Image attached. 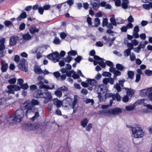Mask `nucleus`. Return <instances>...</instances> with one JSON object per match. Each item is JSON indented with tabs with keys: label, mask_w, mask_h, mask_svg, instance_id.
Instances as JSON below:
<instances>
[{
	"label": "nucleus",
	"mask_w": 152,
	"mask_h": 152,
	"mask_svg": "<svg viewBox=\"0 0 152 152\" xmlns=\"http://www.w3.org/2000/svg\"><path fill=\"white\" fill-rule=\"evenodd\" d=\"M34 94L36 98H44L43 102L45 104L52 99V94L48 90L45 89V91L43 92L41 90H38L37 91H36Z\"/></svg>",
	"instance_id": "1"
},
{
	"label": "nucleus",
	"mask_w": 152,
	"mask_h": 152,
	"mask_svg": "<svg viewBox=\"0 0 152 152\" xmlns=\"http://www.w3.org/2000/svg\"><path fill=\"white\" fill-rule=\"evenodd\" d=\"M122 112V109L118 107L115 108L112 110H103L98 111L99 114L107 116H110L111 115H117Z\"/></svg>",
	"instance_id": "2"
},
{
	"label": "nucleus",
	"mask_w": 152,
	"mask_h": 152,
	"mask_svg": "<svg viewBox=\"0 0 152 152\" xmlns=\"http://www.w3.org/2000/svg\"><path fill=\"white\" fill-rule=\"evenodd\" d=\"M133 136L136 138L142 137L144 135V132L141 127L138 125H135L131 127Z\"/></svg>",
	"instance_id": "3"
},
{
	"label": "nucleus",
	"mask_w": 152,
	"mask_h": 152,
	"mask_svg": "<svg viewBox=\"0 0 152 152\" xmlns=\"http://www.w3.org/2000/svg\"><path fill=\"white\" fill-rule=\"evenodd\" d=\"M107 87L103 85H96L94 88V91L98 94V97L100 101H104L101 94L104 93L107 91Z\"/></svg>",
	"instance_id": "4"
},
{
	"label": "nucleus",
	"mask_w": 152,
	"mask_h": 152,
	"mask_svg": "<svg viewBox=\"0 0 152 152\" xmlns=\"http://www.w3.org/2000/svg\"><path fill=\"white\" fill-rule=\"evenodd\" d=\"M40 126V125L38 123L34 124L29 123L25 125V129L27 131L33 130L39 128Z\"/></svg>",
	"instance_id": "5"
},
{
	"label": "nucleus",
	"mask_w": 152,
	"mask_h": 152,
	"mask_svg": "<svg viewBox=\"0 0 152 152\" xmlns=\"http://www.w3.org/2000/svg\"><path fill=\"white\" fill-rule=\"evenodd\" d=\"M24 113L23 110L21 109H19L15 112V116L18 122H21L23 117Z\"/></svg>",
	"instance_id": "6"
},
{
	"label": "nucleus",
	"mask_w": 152,
	"mask_h": 152,
	"mask_svg": "<svg viewBox=\"0 0 152 152\" xmlns=\"http://www.w3.org/2000/svg\"><path fill=\"white\" fill-rule=\"evenodd\" d=\"M141 94L143 96H146L149 100L152 101V88H150L147 90H142Z\"/></svg>",
	"instance_id": "7"
},
{
	"label": "nucleus",
	"mask_w": 152,
	"mask_h": 152,
	"mask_svg": "<svg viewBox=\"0 0 152 152\" xmlns=\"http://www.w3.org/2000/svg\"><path fill=\"white\" fill-rule=\"evenodd\" d=\"M39 84L40 85L39 87L40 89L44 88L46 90H51L55 88V86L54 85L52 84V87H50V86L49 85L45 84L43 81L41 80H39Z\"/></svg>",
	"instance_id": "8"
},
{
	"label": "nucleus",
	"mask_w": 152,
	"mask_h": 152,
	"mask_svg": "<svg viewBox=\"0 0 152 152\" xmlns=\"http://www.w3.org/2000/svg\"><path fill=\"white\" fill-rule=\"evenodd\" d=\"M26 60L23 58L22 59L18 65V67L22 71L27 72L28 71L27 68L26 67L25 65Z\"/></svg>",
	"instance_id": "9"
},
{
	"label": "nucleus",
	"mask_w": 152,
	"mask_h": 152,
	"mask_svg": "<svg viewBox=\"0 0 152 152\" xmlns=\"http://www.w3.org/2000/svg\"><path fill=\"white\" fill-rule=\"evenodd\" d=\"M19 40V37L16 36H13L10 37L9 44L10 46H13L16 44L17 41Z\"/></svg>",
	"instance_id": "10"
},
{
	"label": "nucleus",
	"mask_w": 152,
	"mask_h": 152,
	"mask_svg": "<svg viewBox=\"0 0 152 152\" xmlns=\"http://www.w3.org/2000/svg\"><path fill=\"white\" fill-rule=\"evenodd\" d=\"M7 122L9 124H15L17 122L16 118L15 116H10L7 118Z\"/></svg>",
	"instance_id": "11"
},
{
	"label": "nucleus",
	"mask_w": 152,
	"mask_h": 152,
	"mask_svg": "<svg viewBox=\"0 0 152 152\" xmlns=\"http://www.w3.org/2000/svg\"><path fill=\"white\" fill-rule=\"evenodd\" d=\"M94 59L96 61H99V64L102 68H105L106 66L105 64L104 61V60L103 58H100L97 56H94Z\"/></svg>",
	"instance_id": "12"
},
{
	"label": "nucleus",
	"mask_w": 152,
	"mask_h": 152,
	"mask_svg": "<svg viewBox=\"0 0 152 152\" xmlns=\"http://www.w3.org/2000/svg\"><path fill=\"white\" fill-rule=\"evenodd\" d=\"M31 101L28 100L25 101L24 102L21 104V106L22 110H25L31 107Z\"/></svg>",
	"instance_id": "13"
},
{
	"label": "nucleus",
	"mask_w": 152,
	"mask_h": 152,
	"mask_svg": "<svg viewBox=\"0 0 152 152\" xmlns=\"http://www.w3.org/2000/svg\"><path fill=\"white\" fill-rule=\"evenodd\" d=\"M72 102V99L69 97H66L63 100V103L64 106L66 107L71 106Z\"/></svg>",
	"instance_id": "14"
},
{
	"label": "nucleus",
	"mask_w": 152,
	"mask_h": 152,
	"mask_svg": "<svg viewBox=\"0 0 152 152\" xmlns=\"http://www.w3.org/2000/svg\"><path fill=\"white\" fill-rule=\"evenodd\" d=\"M1 70L2 72H5L7 70L8 68V64L7 63H6L4 60H2L1 61Z\"/></svg>",
	"instance_id": "15"
},
{
	"label": "nucleus",
	"mask_w": 152,
	"mask_h": 152,
	"mask_svg": "<svg viewBox=\"0 0 152 152\" xmlns=\"http://www.w3.org/2000/svg\"><path fill=\"white\" fill-rule=\"evenodd\" d=\"M59 56L58 53L56 51L55 52L49 54L47 56V58L50 60L53 59L54 58H59Z\"/></svg>",
	"instance_id": "16"
},
{
	"label": "nucleus",
	"mask_w": 152,
	"mask_h": 152,
	"mask_svg": "<svg viewBox=\"0 0 152 152\" xmlns=\"http://www.w3.org/2000/svg\"><path fill=\"white\" fill-rule=\"evenodd\" d=\"M86 82L92 86H96L97 84V82L94 79H88L86 80Z\"/></svg>",
	"instance_id": "17"
},
{
	"label": "nucleus",
	"mask_w": 152,
	"mask_h": 152,
	"mask_svg": "<svg viewBox=\"0 0 152 152\" xmlns=\"http://www.w3.org/2000/svg\"><path fill=\"white\" fill-rule=\"evenodd\" d=\"M124 88L125 90L127 91L126 95L131 98L133 95L134 94V92L133 91V90L131 88Z\"/></svg>",
	"instance_id": "18"
},
{
	"label": "nucleus",
	"mask_w": 152,
	"mask_h": 152,
	"mask_svg": "<svg viewBox=\"0 0 152 152\" xmlns=\"http://www.w3.org/2000/svg\"><path fill=\"white\" fill-rule=\"evenodd\" d=\"M30 32L31 34H33L35 33H37L39 32V29L37 28L36 26L34 25L31 26L29 28Z\"/></svg>",
	"instance_id": "19"
},
{
	"label": "nucleus",
	"mask_w": 152,
	"mask_h": 152,
	"mask_svg": "<svg viewBox=\"0 0 152 152\" xmlns=\"http://www.w3.org/2000/svg\"><path fill=\"white\" fill-rule=\"evenodd\" d=\"M53 103L54 105H56L57 107H60L62 104V102L57 98H55L53 100Z\"/></svg>",
	"instance_id": "20"
},
{
	"label": "nucleus",
	"mask_w": 152,
	"mask_h": 152,
	"mask_svg": "<svg viewBox=\"0 0 152 152\" xmlns=\"http://www.w3.org/2000/svg\"><path fill=\"white\" fill-rule=\"evenodd\" d=\"M26 109V115L27 117L29 114L34 113L35 110L34 108L32 106Z\"/></svg>",
	"instance_id": "21"
},
{
	"label": "nucleus",
	"mask_w": 152,
	"mask_h": 152,
	"mask_svg": "<svg viewBox=\"0 0 152 152\" xmlns=\"http://www.w3.org/2000/svg\"><path fill=\"white\" fill-rule=\"evenodd\" d=\"M27 14L25 12H22L19 16L16 19L17 20H21L25 18H26Z\"/></svg>",
	"instance_id": "22"
},
{
	"label": "nucleus",
	"mask_w": 152,
	"mask_h": 152,
	"mask_svg": "<svg viewBox=\"0 0 152 152\" xmlns=\"http://www.w3.org/2000/svg\"><path fill=\"white\" fill-rule=\"evenodd\" d=\"M142 7L145 10H149L151 8L152 9V2H150L148 4H143Z\"/></svg>",
	"instance_id": "23"
},
{
	"label": "nucleus",
	"mask_w": 152,
	"mask_h": 152,
	"mask_svg": "<svg viewBox=\"0 0 152 152\" xmlns=\"http://www.w3.org/2000/svg\"><path fill=\"white\" fill-rule=\"evenodd\" d=\"M111 17L110 19V20L111 23L113 26H116L117 23L115 21V15L113 14L111 15H110Z\"/></svg>",
	"instance_id": "24"
},
{
	"label": "nucleus",
	"mask_w": 152,
	"mask_h": 152,
	"mask_svg": "<svg viewBox=\"0 0 152 152\" xmlns=\"http://www.w3.org/2000/svg\"><path fill=\"white\" fill-rule=\"evenodd\" d=\"M129 2L128 0H123L122 3V6L124 9H126L128 8V5Z\"/></svg>",
	"instance_id": "25"
},
{
	"label": "nucleus",
	"mask_w": 152,
	"mask_h": 152,
	"mask_svg": "<svg viewBox=\"0 0 152 152\" xmlns=\"http://www.w3.org/2000/svg\"><path fill=\"white\" fill-rule=\"evenodd\" d=\"M91 4L92 5L93 8L95 10H97L99 7V4H98L96 2L91 1Z\"/></svg>",
	"instance_id": "26"
},
{
	"label": "nucleus",
	"mask_w": 152,
	"mask_h": 152,
	"mask_svg": "<svg viewBox=\"0 0 152 152\" xmlns=\"http://www.w3.org/2000/svg\"><path fill=\"white\" fill-rule=\"evenodd\" d=\"M88 122V119L87 118H85L81 121V125L83 127H85L87 126Z\"/></svg>",
	"instance_id": "27"
},
{
	"label": "nucleus",
	"mask_w": 152,
	"mask_h": 152,
	"mask_svg": "<svg viewBox=\"0 0 152 152\" xmlns=\"http://www.w3.org/2000/svg\"><path fill=\"white\" fill-rule=\"evenodd\" d=\"M34 71L35 73L37 74H40L43 72L42 70L39 67H35L34 68Z\"/></svg>",
	"instance_id": "28"
},
{
	"label": "nucleus",
	"mask_w": 152,
	"mask_h": 152,
	"mask_svg": "<svg viewBox=\"0 0 152 152\" xmlns=\"http://www.w3.org/2000/svg\"><path fill=\"white\" fill-rule=\"evenodd\" d=\"M134 73V72L132 71H129L127 72V75L128 78L130 79H132L133 78Z\"/></svg>",
	"instance_id": "29"
},
{
	"label": "nucleus",
	"mask_w": 152,
	"mask_h": 152,
	"mask_svg": "<svg viewBox=\"0 0 152 152\" xmlns=\"http://www.w3.org/2000/svg\"><path fill=\"white\" fill-rule=\"evenodd\" d=\"M7 102V99L6 98H0V106L6 104Z\"/></svg>",
	"instance_id": "30"
},
{
	"label": "nucleus",
	"mask_w": 152,
	"mask_h": 152,
	"mask_svg": "<svg viewBox=\"0 0 152 152\" xmlns=\"http://www.w3.org/2000/svg\"><path fill=\"white\" fill-rule=\"evenodd\" d=\"M31 102V104L32 106L38 105L39 104V102L38 101L34 99H32Z\"/></svg>",
	"instance_id": "31"
},
{
	"label": "nucleus",
	"mask_w": 152,
	"mask_h": 152,
	"mask_svg": "<svg viewBox=\"0 0 152 152\" xmlns=\"http://www.w3.org/2000/svg\"><path fill=\"white\" fill-rule=\"evenodd\" d=\"M77 96H75L74 100L72 102V107L73 109H74V108H75V106L77 103Z\"/></svg>",
	"instance_id": "32"
},
{
	"label": "nucleus",
	"mask_w": 152,
	"mask_h": 152,
	"mask_svg": "<svg viewBox=\"0 0 152 152\" xmlns=\"http://www.w3.org/2000/svg\"><path fill=\"white\" fill-rule=\"evenodd\" d=\"M84 102L87 104L89 103H91V105H93V104L94 103V101L93 99H86L84 100Z\"/></svg>",
	"instance_id": "33"
},
{
	"label": "nucleus",
	"mask_w": 152,
	"mask_h": 152,
	"mask_svg": "<svg viewBox=\"0 0 152 152\" xmlns=\"http://www.w3.org/2000/svg\"><path fill=\"white\" fill-rule=\"evenodd\" d=\"M115 94H113L112 93H107L105 94V99L109 97H112V99H115Z\"/></svg>",
	"instance_id": "34"
},
{
	"label": "nucleus",
	"mask_w": 152,
	"mask_h": 152,
	"mask_svg": "<svg viewBox=\"0 0 152 152\" xmlns=\"http://www.w3.org/2000/svg\"><path fill=\"white\" fill-rule=\"evenodd\" d=\"M23 38L24 40H27L31 39V36L28 33L23 35Z\"/></svg>",
	"instance_id": "35"
},
{
	"label": "nucleus",
	"mask_w": 152,
	"mask_h": 152,
	"mask_svg": "<svg viewBox=\"0 0 152 152\" xmlns=\"http://www.w3.org/2000/svg\"><path fill=\"white\" fill-rule=\"evenodd\" d=\"M100 20L98 18H96L95 19V24L94 26L95 27H98L100 24Z\"/></svg>",
	"instance_id": "36"
},
{
	"label": "nucleus",
	"mask_w": 152,
	"mask_h": 152,
	"mask_svg": "<svg viewBox=\"0 0 152 152\" xmlns=\"http://www.w3.org/2000/svg\"><path fill=\"white\" fill-rule=\"evenodd\" d=\"M131 50L127 49L124 51V54L125 56L127 57L130 55Z\"/></svg>",
	"instance_id": "37"
},
{
	"label": "nucleus",
	"mask_w": 152,
	"mask_h": 152,
	"mask_svg": "<svg viewBox=\"0 0 152 152\" xmlns=\"http://www.w3.org/2000/svg\"><path fill=\"white\" fill-rule=\"evenodd\" d=\"M72 59V57L70 56L69 55L68 56L65 58H64L63 60H64V61L67 62L68 63H69L70 61H71Z\"/></svg>",
	"instance_id": "38"
},
{
	"label": "nucleus",
	"mask_w": 152,
	"mask_h": 152,
	"mask_svg": "<svg viewBox=\"0 0 152 152\" xmlns=\"http://www.w3.org/2000/svg\"><path fill=\"white\" fill-rule=\"evenodd\" d=\"M114 87L117 90V91L118 92L120 91L121 90V88L120 87V86L118 83L114 85Z\"/></svg>",
	"instance_id": "39"
},
{
	"label": "nucleus",
	"mask_w": 152,
	"mask_h": 152,
	"mask_svg": "<svg viewBox=\"0 0 152 152\" xmlns=\"http://www.w3.org/2000/svg\"><path fill=\"white\" fill-rule=\"evenodd\" d=\"M116 67L118 70L120 71H122L124 68V67L121 64H117Z\"/></svg>",
	"instance_id": "40"
},
{
	"label": "nucleus",
	"mask_w": 152,
	"mask_h": 152,
	"mask_svg": "<svg viewBox=\"0 0 152 152\" xmlns=\"http://www.w3.org/2000/svg\"><path fill=\"white\" fill-rule=\"evenodd\" d=\"M55 94L58 97H61L62 95V92L60 90H57L55 92Z\"/></svg>",
	"instance_id": "41"
},
{
	"label": "nucleus",
	"mask_w": 152,
	"mask_h": 152,
	"mask_svg": "<svg viewBox=\"0 0 152 152\" xmlns=\"http://www.w3.org/2000/svg\"><path fill=\"white\" fill-rule=\"evenodd\" d=\"M4 24L7 27H9L10 26L13 25L12 22L9 20H6L4 22Z\"/></svg>",
	"instance_id": "42"
},
{
	"label": "nucleus",
	"mask_w": 152,
	"mask_h": 152,
	"mask_svg": "<svg viewBox=\"0 0 152 152\" xmlns=\"http://www.w3.org/2000/svg\"><path fill=\"white\" fill-rule=\"evenodd\" d=\"M53 43L54 44L58 45L59 44L61 43V41L59 39L56 37H55V39L53 41Z\"/></svg>",
	"instance_id": "43"
},
{
	"label": "nucleus",
	"mask_w": 152,
	"mask_h": 152,
	"mask_svg": "<svg viewBox=\"0 0 152 152\" xmlns=\"http://www.w3.org/2000/svg\"><path fill=\"white\" fill-rule=\"evenodd\" d=\"M68 54L69 55L75 56L77 54V53L75 50H72L69 51L68 52Z\"/></svg>",
	"instance_id": "44"
},
{
	"label": "nucleus",
	"mask_w": 152,
	"mask_h": 152,
	"mask_svg": "<svg viewBox=\"0 0 152 152\" xmlns=\"http://www.w3.org/2000/svg\"><path fill=\"white\" fill-rule=\"evenodd\" d=\"M39 116V112L37 111L35 113L34 115L31 118V120L33 121H34L36 118H38Z\"/></svg>",
	"instance_id": "45"
},
{
	"label": "nucleus",
	"mask_w": 152,
	"mask_h": 152,
	"mask_svg": "<svg viewBox=\"0 0 152 152\" xmlns=\"http://www.w3.org/2000/svg\"><path fill=\"white\" fill-rule=\"evenodd\" d=\"M16 79L15 78H12L8 80V82L10 84H14L16 82Z\"/></svg>",
	"instance_id": "46"
},
{
	"label": "nucleus",
	"mask_w": 152,
	"mask_h": 152,
	"mask_svg": "<svg viewBox=\"0 0 152 152\" xmlns=\"http://www.w3.org/2000/svg\"><path fill=\"white\" fill-rule=\"evenodd\" d=\"M131 98L128 96L127 95H125L123 98V101L125 102H126L129 101V99H131Z\"/></svg>",
	"instance_id": "47"
},
{
	"label": "nucleus",
	"mask_w": 152,
	"mask_h": 152,
	"mask_svg": "<svg viewBox=\"0 0 152 152\" xmlns=\"http://www.w3.org/2000/svg\"><path fill=\"white\" fill-rule=\"evenodd\" d=\"M75 72L74 71V70H72L70 71L69 72H67L66 73V75L68 77H71L72 74H75Z\"/></svg>",
	"instance_id": "48"
},
{
	"label": "nucleus",
	"mask_w": 152,
	"mask_h": 152,
	"mask_svg": "<svg viewBox=\"0 0 152 152\" xmlns=\"http://www.w3.org/2000/svg\"><path fill=\"white\" fill-rule=\"evenodd\" d=\"M58 89L61 91H67L68 90V88L66 86H63L59 88Z\"/></svg>",
	"instance_id": "49"
},
{
	"label": "nucleus",
	"mask_w": 152,
	"mask_h": 152,
	"mask_svg": "<svg viewBox=\"0 0 152 152\" xmlns=\"http://www.w3.org/2000/svg\"><path fill=\"white\" fill-rule=\"evenodd\" d=\"M145 73L146 75L148 76L152 75V71L149 69H146L145 71Z\"/></svg>",
	"instance_id": "50"
},
{
	"label": "nucleus",
	"mask_w": 152,
	"mask_h": 152,
	"mask_svg": "<svg viewBox=\"0 0 152 152\" xmlns=\"http://www.w3.org/2000/svg\"><path fill=\"white\" fill-rule=\"evenodd\" d=\"M108 24V19L105 18L104 19L102 22V26L104 27L107 26Z\"/></svg>",
	"instance_id": "51"
},
{
	"label": "nucleus",
	"mask_w": 152,
	"mask_h": 152,
	"mask_svg": "<svg viewBox=\"0 0 152 152\" xmlns=\"http://www.w3.org/2000/svg\"><path fill=\"white\" fill-rule=\"evenodd\" d=\"M102 75L104 77H110L111 75V74L109 72H104L102 73Z\"/></svg>",
	"instance_id": "52"
},
{
	"label": "nucleus",
	"mask_w": 152,
	"mask_h": 152,
	"mask_svg": "<svg viewBox=\"0 0 152 152\" xmlns=\"http://www.w3.org/2000/svg\"><path fill=\"white\" fill-rule=\"evenodd\" d=\"M20 86L21 88L24 90L27 89L28 88V86L27 83L23 84Z\"/></svg>",
	"instance_id": "53"
},
{
	"label": "nucleus",
	"mask_w": 152,
	"mask_h": 152,
	"mask_svg": "<svg viewBox=\"0 0 152 152\" xmlns=\"http://www.w3.org/2000/svg\"><path fill=\"white\" fill-rule=\"evenodd\" d=\"M126 45L127 47L128 48V49H129L130 50H132L133 49V45L132 43L127 42Z\"/></svg>",
	"instance_id": "54"
},
{
	"label": "nucleus",
	"mask_w": 152,
	"mask_h": 152,
	"mask_svg": "<svg viewBox=\"0 0 152 152\" xmlns=\"http://www.w3.org/2000/svg\"><path fill=\"white\" fill-rule=\"evenodd\" d=\"M127 111H131L133 110L134 108V106H126L125 107Z\"/></svg>",
	"instance_id": "55"
},
{
	"label": "nucleus",
	"mask_w": 152,
	"mask_h": 152,
	"mask_svg": "<svg viewBox=\"0 0 152 152\" xmlns=\"http://www.w3.org/2000/svg\"><path fill=\"white\" fill-rule=\"evenodd\" d=\"M126 81V80L124 79H122L121 80L119 81V84L122 87H123L124 86V83Z\"/></svg>",
	"instance_id": "56"
},
{
	"label": "nucleus",
	"mask_w": 152,
	"mask_h": 152,
	"mask_svg": "<svg viewBox=\"0 0 152 152\" xmlns=\"http://www.w3.org/2000/svg\"><path fill=\"white\" fill-rule=\"evenodd\" d=\"M115 98L118 101H120L121 100V97L118 92L116 93V94H115Z\"/></svg>",
	"instance_id": "57"
},
{
	"label": "nucleus",
	"mask_w": 152,
	"mask_h": 152,
	"mask_svg": "<svg viewBox=\"0 0 152 152\" xmlns=\"http://www.w3.org/2000/svg\"><path fill=\"white\" fill-rule=\"evenodd\" d=\"M105 63L107 65L110 67H113V62L109 61H106Z\"/></svg>",
	"instance_id": "58"
},
{
	"label": "nucleus",
	"mask_w": 152,
	"mask_h": 152,
	"mask_svg": "<svg viewBox=\"0 0 152 152\" xmlns=\"http://www.w3.org/2000/svg\"><path fill=\"white\" fill-rule=\"evenodd\" d=\"M67 34L64 32L61 33L60 34V36L62 39H64L67 36Z\"/></svg>",
	"instance_id": "59"
},
{
	"label": "nucleus",
	"mask_w": 152,
	"mask_h": 152,
	"mask_svg": "<svg viewBox=\"0 0 152 152\" xmlns=\"http://www.w3.org/2000/svg\"><path fill=\"white\" fill-rule=\"evenodd\" d=\"M92 124H89L86 128V130L88 131H89L91 128L92 127Z\"/></svg>",
	"instance_id": "60"
},
{
	"label": "nucleus",
	"mask_w": 152,
	"mask_h": 152,
	"mask_svg": "<svg viewBox=\"0 0 152 152\" xmlns=\"http://www.w3.org/2000/svg\"><path fill=\"white\" fill-rule=\"evenodd\" d=\"M13 89L15 90V91H18L20 90L21 88V86H19L18 85H13Z\"/></svg>",
	"instance_id": "61"
},
{
	"label": "nucleus",
	"mask_w": 152,
	"mask_h": 152,
	"mask_svg": "<svg viewBox=\"0 0 152 152\" xmlns=\"http://www.w3.org/2000/svg\"><path fill=\"white\" fill-rule=\"evenodd\" d=\"M130 59L132 61H134L136 59V56L133 53L130 55Z\"/></svg>",
	"instance_id": "62"
},
{
	"label": "nucleus",
	"mask_w": 152,
	"mask_h": 152,
	"mask_svg": "<svg viewBox=\"0 0 152 152\" xmlns=\"http://www.w3.org/2000/svg\"><path fill=\"white\" fill-rule=\"evenodd\" d=\"M25 24L24 23H23L20 25L19 28L20 30H23L25 29Z\"/></svg>",
	"instance_id": "63"
},
{
	"label": "nucleus",
	"mask_w": 152,
	"mask_h": 152,
	"mask_svg": "<svg viewBox=\"0 0 152 152\" xmlns=\"http://www.w3.org/2000/svg\"><path fill=\"white\" fill-rule=\"evenodd\" d=\"M82 59V57L80 56H78L75 59V61L77 63H79Z\"/></svg>",
	"instance_id": "64"
}]
</instances>
